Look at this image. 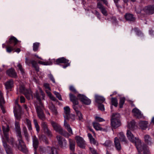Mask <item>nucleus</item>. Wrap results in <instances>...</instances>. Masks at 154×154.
<instances>
[{
    "label": "nucleus",
    "instance_id": "5701e85b",
    "mask_svg": "<svg viewBox=\"0 0 154 154\" xmlns=\"http://www.w3.org/2000/svg\"><path fill=\"white\" fill-rule=\"evenodd\" d=\"M64 117L65 119H69L70 115V108L68 106H66L64 108Z\"/></svg>",
    "mask_w": 154,
    "mask_h": 154
},
{
    "label": "nucleus",
    "instance_id": "09e8293b",
    "mask_svg": "<svg viewBox=\"0 0 154 154\" xmlns=\"http://www.w3.org/2000/svg\"><path fill=\"white\" fill-rule=\"evenodd\" d=\"M54 93L56 95V97L58 98L60 100H62L61 95L59 93L56 91H54Z\"/></svg>",
    "mask_w": 154,
    "mask_h": 154
},
{
    "label": "nucleus",
    "instance_id": "0eeeda50",
    "mask_svg": "<svg viewBox=\"0 0 154 154\" xmlns=\"http://www.w3.org/2000/svg\"><path fill=\"white\" fill-rule=\"evenodd\" d=\"M69 60L66 59L64 57L59 58L56 60L55 61V64H58L60 63H63L65 64V65L63 66V68H65L67 67L70 65V63Z\"/></svg>",
    "mask_w": 154,
    "mask_h": 154
},
{
    "label": "nucleus",
    "instance_id": "bb28decb",
    "mask_svg": "<svg viewBox=\"0 0 154 154\" xmlns=\"http://www.w3.org/2000/svg\"><path fill=\"white\" fill-rule=\"evenodd\" d=\"M95 99L96 102L98 103H103L105 100L103 97L98 95H95Z\"/></svg>",
    "mask_w": 154,
    "mask_h": 154
},
{
    "label": "nucleus",
    "instance_id": "79ce46f5",
    "mask_svg": "<svg viewBox=\"0 0 154 154\" xmlns=\"http://www.w3.org/2000/svg\"><path fill=\"white\" fill-rule=\"evenodd\" d=\"M33 122L35 126V127L36 128V130L37 132L38 133L39 131L40 128L39 127L38 125V124L37 122V121L36 119H34L33 120Z\"/></svg>",
    "mask_w": 154,
    "mask_h": 154
},
{
    "label": "nucleus",
    "instance_id": "39448f33",
    "mask_svg": "<svg viewBox=\"0 0 154 154\" xmlns=\"http://www.w3.org/2000/svg\"><path fill=\"white\" fill-rule=\"evenodd\" d=\"M120 117V115L118 113L112 115L111 120V124L112 128L116 129L121 126V123Z\"/></svg>",
    "mask_w": 154,
    "mask_h": 154
},
{
    "label": "nucleus",
    "instance_id": "6e6d98bb",
    "mask_svg": "<svg viewBox=\"0 0 154 154\" xmlns=\"http://www.w3.org/2000/svg\"><path fill=\"white\" fill-rule=\"evenodd\" d=\"M95 120L98 122H102L105 121V120L103 118L98 116H96L95 118Z\"/></svg>",
    "mask_w": 154,
    "mask_h": 154
},
{
    "label": "nucleus",
    "instance_id": "69168bd1",
    "mask_svg": "<svg viewBox=\"0 0 154 154\" xmlns=\"http://www.w3.org/2000/svg\"><path fill=\"white\" fill-rule=\"evenodd\" d=\"M49 98H50L53 101H56V99L52 95L51 96H50L49 97Z\"/></svg>",
    "mask_w": 154,
    "mask_h": 154
},
{
    "label": "nucleus",
    "instance_id": "680f3d73",
    "mask_svg": "<svg viewBox=\"0 0 154 154\" xmlns=\"http://www.w3.org/2000/svg\"><path fill=\"white\" fill-rule=\"evenodd\" d=\"M42 140L45 142V143L47 144L48 143V141L47 138L45 136H43L42 137Z\"/></svg>",
    "mask_w": 154,
    "mask_h": 154
},
{
    "label": "nucleus",
    "instance_id": "a19ab883",
    "mask_svg": "<svg viewBox=\"0 0 154 154\" xmlns=\"http://www.w3.org/2000/svg\"><path fill=\"white\" fill-rule=\"evenodd\" d=\"M39 45V43L38 42H35L33 44V50L34 51H37Z\"/></svg>",
    "mask_w": 154,
    "mask_h": 154
},
{
    "label": "nucleus",
    "instance_id": "f704fd0d",
    "mask_svg": "<svg viewBox=\"0 0 154 154\" xmlns=\"http://www.w3.org/2000/svg\"><path fill=\"white\" fill-rule=\"evenodd\" d=\"M102 146H105L107 149L110 147L112 145V142L110 140H106L104 143H100Z\"/></svg>",
    "mask_w": 154,
    "mask_h": 154
},
{
    "label": "nucleus",
    "instance_id": "6ab92c4d",
    "mask_svg": "<svg viewBox=\"0 0 154 154\" xmlns=\"http://www.w3.org/2000/svg\"><path fill=\"white\" fill-rule=\"evenodd\" d=\"M4 103L5 100L3 97V94L2 92L0 91V107L1 109L2 112L3 113H5V111L2 104Z\"/></svg>",
    "mask_w": 154,
    "mask_h": 154
},
{
    "label": "nucleus",
    "instance_id": "412c9836",
    "mask_svg": "<svg viewBox=\"0 0 154 154\" xmlns=\"http://www.w3.org/2000/svg\"><path fill=\"white\" fill-rule=\"evenodd\" d=\"M7 74L11 77L16 78L17 74L15 70L13 69H11L8 70L6 72Z\"/></svg>",
    "mask_w": 154,
    "mask_h": 154
},
{
    "label": "nucleus",
    "instance_id": "6e6552de",
    "mask_svg": "<svg viewBox=\"0 0 154 154\" xmlns=\"http://www.w3.org/2000/svg\"><path fill=\"white\" fill-rule=\"evenodd\" d=\"M75 140L78 146L80 148H85L86 143L83 139L79 136L75 137Z\"/></svg>",
    "mask_w": 154,
    "mask_h": 154
},
{
    "label": "nucleus",
    "instance_id": "c03bdc74",
    "mask_svg": "<svg viewBox=\"0 0 154 154\" xmlns=\"http://www.w3.org/2000/svg\"><path fill=\"white\" fill-rule=\"evenodd\" d=\"M38 63L44 65H50L52 64V63L51 62H44L41 61H39Z\"/></svg>",
    "mask_w": 154,
    "mask_h": 154
},
{
    "label": "nucleus",
    "instance_id": "4be33fe9",
    "mask_svg": "<svg viewBox=\"0 0 154 154\" xmlns=\"http://www.w3.org/2000/svg\"><path fill=\"white\" fill-rule=\"evenodd\" d=\"M88 136L89 140L90 143L91 144L97 146L98 145L97 141L93 137L91 134L88 133Z\"/></svg>",
    "mask_w": 154,
    "mask_h": 154
},
{
    "label": "nucleus",
    "instance_id": "603ef678",
    "mask_svg": "<svg viewBox=\"0 0 154 154\" xmlns=\"http://www.w3.org/2000/svg\"><path fill=\"white\" fill-rule=\"evenodd\" d=\"M69 90L71 91L74 93H77V91L75 89V88L72 85H71L69 86Z\"/></svg>",
    "mask_w": 154,
    "mask_h": 154
},
{
    "label": "nucleus",
    "instance_id": "aec40b11",
    "mask_svg": "<svg viewBox=\"0 0 154 154\" xmlns=\"http://www.w3.org/2000/svg\"><path fill=\"white\" fill-rule=\"evenodd\" d=\"M38 142L37 138L35 136H34L33 138V145L34 149V154H38L36 152V149L38 146Z\"/></svg>",
    "mask_w": 154,
    "mask_h": 154
},
{
    "label": "nucleus",
    "instance_id": "37998d69",
    "mask_svg": "<svg viewBox=\"0 0 154 154\" xmlns=\"http://www.w3.org/2000/svg\"><path fill=\"white\" fill-rule=\"evenodd\" d=\"M111 102L112 105H114L116 107H117L118 105V101L117 99L116 98H112L111 99Z\"/></svg>",
    "mask_w": 154,
    "mask_h": 154
},
{
    "label": "nucleus",
    "instance_id": "774afa93",
    "mask_svg": "<svg viewBox=\"0 0 154 154\" xmlns=\"http://www.w3.org/2000/svg\"><path fill=\"white\" fill-rule=\"evenodd\" d=\"M23 107L26 110H28V107L26 105H23Z\"/></svg>",
    "mask_w": 154,
    "mask_h": 154
},
{
    "label": "nucleus",
    "instance_id": "3c124183",
    "mask_svg": "<svg viewBox=\"0 0 154 154\" xmlns=\"http://www.w3.org/2000/svg\"><path fill=\"white\" fill-rule=\"evenodd\" d=\"M13 47L10 46H8L6 48V51L10 53L12 51L14 50Z\"/></svg>",
    "mask_w": 154,
    "mask_h": 154
},
{
    "label": "nucleus",
    "instance_id": "2f4dec72",
    "mask_svg": "<svg viewBox=\"0 0 154 154\" xmlns=\"http://www.w3.org/2000/svg\"><path fill=\"white\" fill-rule=\"evenodd\" d=\"M68 119H64V125L65 128L67 129L68 131L72 134H73V132L72 129L71 128L70 125L66 122V120Z\"/></svg>",
    "mask_w": 154,
    "mask_h": 154
},
{
    "label": "nucleus",
    "instance_id": "423d86ee",
    "mask_svg": "<svg viewBox=\"0 0 154 154\" xmlns=\"http://www.w3.org/2000/svg\"><path fill=\"white\" fill-rule=\"evenodd\" d=\"M20 92L24 94L28 100H29L31 97H32V92L30 90L25 89L23 85H21L19 88Z\"/></svg>",
    "mask_w": 154,
    "mask_h": 154
},
{
    "label": "nucleus",
    "instance_id": "e433bc0d",
    "mask_svg": "<svg viewBox=\"0 0 154 154\" xmlns=\"http://www.w3.org/2000/svg\"><path fill=\"white\" fill-rule=\"evenodd\" d=\"M144 139L145 142L148 144L151 145L152 143L151 142V139L149 135H146L144 136Z\"/></svg>",
    "mask_w": 154,
    "mask_h": 154
},
{
    "label": "nucleus",
    "instance_id": "2eb2a0df",
    "mask_svg": "<svg viewBox=\"0 0 154 154\" xmlns=\"http://www.w3.org/2000/svg\"><path fill=\"white\" fill-rule=\"evenodd\" d=\"M97 7L100 10L103 15L105 16L107 15V11L106 8L100 2H99L97 3Z\"/></svg>",
    "mask_w": 154,
    "mask_h": 154
},
{
    "label": "nucleus",
    "instance_id": "393cba45",
    "mask_svg": "<svg viewBox=\"0 0 154 154\" xmlns=\"http://www.w3.org/2000/svg\"><path fill=\"white\" fill-rule=\"evenodd\" d=\"M141 150L140 152L138 151V153L137 154H140V153L142 151H143L144 154H150V152L149 149L148 148L147 146L145 144H143L141 147Z\"/></svg>",
    "mask_w": 154,
    "mask_h": 154
},
{
    "label": "nucleus",
    "instance_id": "9d476101",
    "mask_svg": "<svg viewBox=\"0 0 154 154\" xmlns=\"http://www.w3.org/2000/svg\"><path fill=\"white\" fill-rule=\"evenodd\" d=\"M79 99L84 103L87 105H89L91 103L90 100L88 98L85 96L79 94L78 96Z\"/></svg>",
    "mask_w": 154,
    "mask_h": 154
},
{
    "label": "nucleus",
    "instance_id": "8fccbe9b",
    "mask_svg": "<svg viewBox=\"0 0 154 154\" xmlns=\"http://www.w3.org/2000/svg\"><path fill=\"white\" fill-rule=\"evenodd\" d=\"M92 13L96 15L97 17L100 20V14L97 10H95Z\"/></svg>",
    "mask_w": 154,
    "mask_h": 154
},
{
    "label": "nucleus",
    "instance_id": "58836bf2",
    "mask_svg": "<svg viewBox=\"0 0 154 154\" xmlns=\"http://www.w3.org/2000/svg\"><path fill=\"white\" fill-rule=\"evenodd\" d=\"M49 108L54 114L57 115V109L54 105L51 104Z\"/></svg>",
    "mask_w": 154,
    "mask_h": 154
},
{
    "label": "nucleus",
    "instance_id": "a878e982",
    "mask_svg": "<svg viewBox=\"0 0 154 154\" xmlns=\"http://www.w3.org/2000/svg\"><path fill=\"white\" fill-rule=\"evenodd\" d=\"M69 149L71 151L74 152L75 150V141L70 139H69Z\"/></svg>",
    "mask_w": 154,
    "mask_h": 154
},
{
    "label": "nucleus",
    "instance_id": "338daca9",
    "mask_svg": "<svg viewBox=\"0 0 154 154\" xmlns=\"http://www.w3.org/2000/svg\"><path fill=\"white\" fill-rule=\"evenodd\" d=\"M20 51V50L19 48H17L15 51L17 52V53H19Z\"/></svg>",
    "mask_w": 154,
    "mask_h": 154
},
{
    "label": "nucleus",
    "instance_id": "f3484780",
    "mask_svg": "<svg viewBox=\"0 0 154 154\" xmlns=\"http://www.w3.org/2000/svg\"><path fill=\"white\" fill-rule=\"evenodd\" d=\"M143 10L147 14H152L154 13V5L145 7Z\"/></svg>",
    "mask_w": 154,
    "mask_h": 154
},
{
    "label": "nucleus",
    "instance_id": "a18cd8bd",
    "mask_svg": "<svg viewBox=\"0 0 154 154\" xmlns=\"http://www.w3.org/2000/svg\"><path fill=\"white\" fill-rule=\"evenodd\" d=\"M125 97H121L120 99L119 106L120 108H122L123 105L125 103Z\"/></svg>",
    "mask_w": 154,
    "mask_h": 154
},
{
    "label": "nucleus",
    "instance_id": "473e14b6",
    "mask_svg": "<svg viewBox=\"0 0 154 154\" xmlns=\"http://www.w3.org/2000/svg\"><path fill=\"white\" fill-rule=\"evenodd\" d=\"M47 150L49 154H58L57 149L55 148L48 147Z\"/></svg>",
    "mask_w": 154,
    "mask_h": 154
},
{
    "label": "nucleus",
    "instance_id": "72a5a7b5",
    "mask_svg": "<svg viewBox=\"0 0 154 154\" xmlns=\"http://www.w3.org/2000/svg\"><path fill=\"white\" fill-rule=\"evenodd\" d=\"M148 122L146 121H140L139 123V125L142 129H145L147 128Z\"/></svg>",
    "mask_w": 154,
    "mask_h": 154
},
{
    "label": "nucleus",
    "instance_id": "de8ad7c7",
    "mask_svg": "<svg viewBox=\"0 0 154 154\" xmlns=\"http://www.w3.org/2000/svg\"><path fill=\"white\" fill-rule=\"evenodd\" d=\"M23 131L24 134L25 136L26 137V140L28 141L29 139L28 138V135L27 133V131L26 128L25 127L23 128Z\"/></svg>",
    "mask_w": 154,
    "mask_h": 154
},
{
    "label": "nucleus",
    "instance_id": "9b49d317",
    "mask_svg": "<svg viewBox=\"0 0 154 154\" xmlns=\"http://www.w3.org/2000/svg\"><path fill=\"white\" fill-rule=\"evenodd\" d=\"M69 96L70 101H72L74 104L73 105V108L76 111V110H78L76 109L75 105L78 104L79 103L78 99L75 96L71 93L69 94Z\"/></svg>",
    "mask_w": 154,
    "mask_h": 154
},
{
    "label": "nucleus",
    "instance_id": "4c0bfd02",
    "mask_svg": "<svg viewBox=\"0 0 154 154\" xmlns=\"http://www.w3.org/2000/svg\"><path fill=\"white\" fill-rule=\"evenodd\" d=\"M127 127L128 129L131 130H133L135 127V123L134 121H132L130 123H128Z\"/></svg>",
    "mask_w": 154,
    "mask_h": 154
},
{
    "label": "nucleus",
    "instance_id": "a211bd4d",
    "mask_svg": "<svg viewBox=\"0 0 154 154\" xmlns=\"http://www.w3.org/2000/svg\"><path fill=\"white\" fill-rule=\"evenodd\" d=\"M132 112L136 118L140 119L143 117V115L140 110L135 108L134 109L132 110Z\"/></svg>",
    "mask_w": 154,
    "mask_h": 154
},
{
    "label": "nucleus",
    "instance_id": "052dcab7",
    "mask_svg": "<svg viewBox=\"0 0 154 154\" xmlns=\"http://www.w3.org/2000/svg\"><path fill=\"white\" fill-rule=\"evenodd\" d=\"M39 90L40 92L42 94V98H43V100H45V94L43 92V91H42V89H41V88H39Z\"/></svg>",
    "mask_w": 154,
    "mask_h": 154
},
{
    "label": "nucleus",
    "instance_id": "c756f323",
    "mask_svg": "<svg viewBox=\"0 0 154 154\" xmlns=\"http://www.w3.org/2000/svg\"><path fill=\"white\" fill-rule=\"evenodd\" d=\"M18 41L15 37L12 36L9 39L8 44L13 45L14 46H15Z\"/></svg>",
    "mask_w": 154,
    "mask_h": 154
},
{
    "label": "nucleus",
    "instance_id": "c85d7f7f",
    "mask_svg": "<svg viewBox=\"0 0 154 154\" xmlns=\"http://www.w3.org/2000/svg\"><path fill=\"white\" fill-rule=\"evenodd\" d=\"M126 19L130 21H134L135 20V18L133 15L130 14H126L125 15Z\"/></svg>",
    "mask_w": 154,
    "mask_h": 154
},
{
    "label": "nucleus",
    "instance_id": "ddd939ff",
    "mask_svg": "<svg viewBox=\"0 0 154 154\" xmlns=\"http://www.w3.org/2000/svg\"><path fill=\"white\" fill-rule=\"evenodd\" d=\"M51 124L56 131L60 134L62 133L63 132L62 129L59 125L53 121H51Z\"/></svg>",
    "mask_w": 154,
    "mask_h": 154
},
{
    "label": "nucleus",
    "instance_id": "b1692460",
    "mask_svg": "<svg viewBox=\"0 0 154 154\" xmlns=\"http://www.w3.org/2000/svg\"><path fill=\"white\" fill-rule=\"evenodd\" d=\"M5 85L6 89H11L14 86L13 81L12 79H10L6 82L5 83Z\"/></svg>",
    "mask_w": 154,
    "mask_h": 154
},
{
    "label": "nucleus",
    "instance_id": "e2e57ef3",
    "mask_svg": "<svg viewBox=\"0 0 154 154\" xmlns=\"http://www.w3.org/2000/svg\"><path fill=\"white\" fill-rule=\"evenodd\" d=\"M50 91L47 90H45V91L47 94L48 95V96L49 97H50L52 95V94H51V92H50Z\"/></svg>",
    "mask_w": 154,
    "mask_h": 154
},
{
    "label": "nucleus",
    "instance_id": "49530a36",
    "mask_svg": "<svg viewBox=\"0 0 154 154\" xmlns=\"http://www.w3.org/2000/svg\"><path fill=\"white\" fill-rule=\"evenodd\" d=\"M76 113L79 117V120L82 121L83 120L82 115L81 113L78 110H76Z\"/></svg>",
    "mask_w": 154,
    "mask_h": 154
},
{
    "label": "nucleus",
    "instance_id": "f257e3e1",
    "mask_svg": "<svg viewBox=\"0 0 154 154\" xmlns=\"http://www.w3.org/2000/svg\"><path fill=\"white\" fill-rule=\"evenodd\" d=\"M2 129L4 134L2 137V141L3 145L5 148V150L7 154H12L11 149L7 145L6 142H8V132L9 131V125L5 124L2 125Z\"/></svg>",
    "mask_w": 154,
    "mask_h": 154
},
{
    "label": "nucleus",
    "instance_id": "cd10ccee",
    "mask_svg": "<svg viewBox=\"0 0 154 154\" xmlns=\"http://www.w3.org/2000/svg\"><path fill=\"white\" fill-rule=\"evenodd\" d=\"M118 136L121 141L124 142L125 143H127L128 141L122 132L119 133L118 135Z\"/></svg>",
    "mask_w": 154,
    "mask_h": 154
},
{
    "label": "nucleus",
    "instance_id": "7ed1b4c3",
    "mask_svg": "<svg viewBox=\"0 0 154 154\" xmlns=\"http://www.w3.org/2000/svg\"><path fill=\"white\" fill-rule=\"evenodd\" d=\"M126 135L128 140L135 144L139 152H140L142 146L141 140L138 137H135L130 130H127Z\"/></svg>",
    "mask_w": 154,
    "mask_h": 154
},
{
    "label": "nucleus",
    "instance_id": "13d9d810",
    "mask_svg": "<svg viewBox=\"0 0 154 154\" xmlns=\"http://www.w3.org/2000/svg\"><path fill=\"white\" fill-rule=\"evenodd\" d=\"M48 77L54 83H55V82L54 79L52 74H49L48 75Z\"/></svg>",
    "mask_w": 154,
    "mask_h": 154
},
{
    "label": "nucleus",
    "instance_id": "1a4fd4ad",
    "mask_svg": "<svg viewBox=\"0 0 154 154\" xmlns=\"http://www.w3.org/2000/svg\"><path fill=\"white\" fill-rule=\"evenodd\" d=\"M56 138L60 146L63 148L66 147L67 143L65 139L59 135L57 136Z\"/></svg>",
    "mask_w": 154,
    "mask_h": 154
},
{
    "label": "nucleus",
    "instance_id": "4d7b16f0",
    "mask_svg": "<svg viewBox=\"0 0 154 154\" xmlns=\"http://www.w3.org/2000/svg\"><path fill=\"white\" fill-rule=\"evenodd\" d=\"M89 149L92 154H98L95 149L91 147H90Z\"/></svg>",
    "mask_w": 154,
    "mask_h": 154
},
{
    "label": "nucleus",
    "instance_id": "5fc2aeb1",
    "mask_svg": "<svg viewBox=\"0 0 154 154\" xmlns=\"http://www.w3.org/2000/svg\"><path fill=\"white\" fill-rule=\"evenodd\" d=\"M44 86L46 90H47L49 91L51 90V88L49 86V85L47 83H45L44 84Z\"/></svg>",
    "mask_w": 154,
    "mask_h": 154
},
{
    "label": "nucleus",
    "instance_id": "f03ea898",
    "mask_svg": "<svg viewBox=\"0 0 154 154\" xmlns=\"http://www.w3.org/2000/svg\"><path fill=\"white\" fill-rule=\"evenodd\" d=\"M15 126V129L16 132V134L19 141V145L18 147L20 150L24 153H26L28 151L22 140L20 128L19 123L18 122H16Z\"/></svg>",
    "mask_w": 154,
    "mask_h": 154
},
{
    "label": "nucleus",
    "instance_id": "20e7f679",
    "mask_svg": "<svg viewBox=\"0 0 154 154\" xmlns=\"http://www.w3.org/2000/svg\"><path fill=\"white\" fill-rule=\"evenodd\" d=\"M35 96L38 100V102L39 105L38 104L36 106V109L38 116L41 119L44 120L45 119V117L42 110L43 108V104L41 101L40 96L37 92L35 94Z\"/></svg>",
    "mask_w": 154,
    "mask_h": 154
},
{
    "label": "nucleus",
    "instance_id": "864d4df0",
    "mask_svg": "<svg viewBox=\"0 0 154 154\" xmlns=\"http://www.w3.org/2000/svg\"><path fill=\"white\" fill-rule=\"evenodd\" d=\"M17 66L18 67L19 69L20 70L22 74L24 73V71L23 69L22 68V65L19 63H17Z\"/></svg>",
    "mask_w": 154,
    "mask_h": 154
},
{
    "label": "nucleus",
    "instance_id": "bf43d9fd",
    "mask_svg": "<svg viewBox=\"0 0 154 154\" xmlns=\"http://www.w3.org/2000/svg\"><path fill=\"white\" fill-rule=\"evenodd\" d=\"M98 108L102 111H103L104 110V106L102 104H99L98 106Z\"/></svg>",
    "mask_w": 154,
    "mask_h": 154
},
{
    "label": "nucleus",
    "instance_id": "f8f14e48",
    "mask_svg": "<svg viewBox=\"0 0 154 154\" xmlns=\"http://www.w3.org/2000/svg\"><path fill=\"white\" fill-rule=\"evenodd\" d=\"M25 62L26 64H28L29 65L31 63L32 66L35 68V70L37 71H38L39 68L38 67V64L34 60L31 61L27 58H26Z\"/></svg>",
    "mask_w": 154,
    "mask_h": 154
},
{
    "label": "nucleus",
    "instance_id": "dca6fc26",
    "mask_svg": "<svg viewBox=\"0 0 154 154\" xmlns=\"http://www.w3.org/2000/svg\"><path fill=\"white\" fill-rule=\"evenodd\" d=\"M21 111L20 107L18 104H17L16 106H15L14 108V115L16 117L18 118L20 116Z\"/></svg>",
    "mask_w": 154,
    "mask_h": 154
},
{
    "label": "nucleus",
    "instance_id": "4468645a",
    "mask_svg": "<svg viewBox=\"0 0 154 154\" xmlns=\"http://www.w3.org/2000/svg\"><path fill=\"white\" fill-rule=\"evenodd\" d=\"M41 126L43 129L45 133L48 136H51L52 135L51 132L48 128V126L46 122H42L41 123Z\"/></svg>",
    "mask_w": 154,
    "mask_h": 154
},
{
    "label": "nucleus",
    "instance_id": "7c9ffc66",
    "mask_svg": "<svg viewBox=\"0 0 154 154\" xmlns=\"http://www.w3.org/2000/svg\"><path fill=\"white\" fill-rule=\"evenodd\" d=\"M114 143L115 147L118 150H120L121 149V146L119 142V140L117 137H116L114 139Z\"/></svg>",
    "mask_w": 154,
    "mask_h": 154
},
{
    "label": "nucleus",
    "instance_id": "ea45409f",
    "mask_svg": "<svg viewBox=\"0 0 154 154\" xmlns=\"http://www.w3.org/2000/svg\"><path fill=\"white\" fill-rule=\"evenodd\" d=\"M24 122L27 125L29 130L31 131L32 130V128L31 125L30 121L28 119H26L24 121Z\"/></svg>",
    "mask_w": 154,
    "mask_h": 154
},
{
    "label": "nucleus",
    "instance_id": "c9c22d12",
    "mask_svg": "<svg viewBox=\"0 0 154 154\" xmlns=\"http://www.w3.org/2000/svg\"><path fill=\"white\" fill-rule=\"evenodd\" d=\"M93 126L94 128L97 131H103V129L100 127V125L98 123L94 122L93 123Z\"/></svg>",
    "mask_w": 154,
    "mask_h": 154
},
{
    "label": "nucleus",
    "instance_id": "0e129e2a",
    "mask_svg": "<svg viewBox=\"0 0 154 154\" xmlns=\"http://www.w3.org/2000/svg\"><path fill=\"white\" fill-rule=\"evenodd\" d=\"M20 101L21 103H23L25 101V99L24 97L22 96H21L20 97Z\"/></svg>",
    "mask_w": 154,
    "mask_h": 154
}]
</instances>
